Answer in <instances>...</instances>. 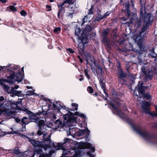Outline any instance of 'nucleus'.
I'll return each instance as SVG.
<instances>
[{"label":"nucleus","mask_w":157,"mask_h":157,"mask_svg":"<svg viewBox=\"0 0 157 157\" xmlns=\"http://www.w3.org/2000/svg\"><path fill=\"white\" fill-rule=\"evenodd\" d=\"M140 2L141 4V8L140 13V20H138L136 14L134 13H131L132 16L131 17V13L129 9L130 5L128 0L125 4V9L123 10V12L124 13L126 16L130 20V21L127 22L126 23H124V24L127 23L129 25L134 24L135 25H137V28L139 27L141 25L142 22H143V27L141 29L140 33L139 35L135 34L133 36L134 40L137 43L140 49H141V43L144 38L145 31L148 29L149 25L152 23V21L155 18H153L152 14L151 13H147L145 11H144V13H143L141 0H140Z\"/></svg>","instance_id":"f257e3e1"},{"label":"nucleus","mask_w":157,"mask_h":157,"mask_svg":"<svg viewBox=\"0 0 157 157\" xmlns=\"http://www.w3.org/2000/svg\"><path fill=\"white\" fill-rule=\"evenodd\" d=\"M120 100L115 98L111 102L110 105L112 107V111L113 113L118 115L123 120L126 121L129 124L133 129L140 135L146 141L152 142L155 140L153 136L146 131L145 130L138 126H135L133 123V121L127 118L126 116L122 111H120L118 108V106H121V104L120 105Z\"/></svg>","instance_id":"f03ea898"},{"label":"nucleus","mask_w":157,"mask_h":157,"mask_svg":"<svg viewBox=\"0 0 157 157\" xmlns=\"http://www.w3.org/2000/svg\"><path fill=\"white\" fill-rule=\"evenodd\" d=\"M47 133H44L43 136V142L40 141H36L34 139H29L30 143L33 145L34 147H35V149L37 148V150L40 149L42 150V148H43L45 151L48 149H49L51 147V144L52 143V141L50 139L51 135H49L47 137H46ZM36 153V154H40L39 157H51V155L53 152H52L51 151H50L48 154H42Z\"/></svg>","instance_id":"7ed1b4c3"},{"label":"nucleus","mask_w":157,"mask_h":157,"mask_svg":"<svg viewBox=\"0 0 157 157\" xmlns=\"http://www.w3.org/2000/svg\"><path fill=\"white\" fill-rule=\"evenodd\" d=\"M19 68L16 65H11L10 69L8 70L9 75L7 76L6 79H0V83H2L3 81L11 84H13L15 82H21L23 79V76L21 74Z\"/></svg>","instance_id":"20e7f679"},{"label":"nucleus","mask_w":157,"mask_h":157,"mask_svg":"<svg viewBox=\"0 0 157 157\" xmlns=\"http://www.w3.org/2000/svg\"><path fill=\"white\" fill-rule=\"evenodd\" d=\"M92 30V28L89 25H87L86 27L83 30L81 36L79 37L78 33H80L81 30L80 28H78L75 29V35L77 37L78 40L80 41L79 44L78 46V49L81 43L82 46L80 49L81 50L83 51L84 45L88 42L89 39L87 35L88 34V32L91 31Z\"/></svg>","instance_id":"39448f33"},{"label":"nucleus","mask_w":157,"mask_h":157,"mask_svg":"<svg viewBox=\"0 0 157 157\" xmlns=\"http://www.w3.org/2000/svg\"><path fill=\"white\" fill-rule=\"evenodd\" d=\"M64 118L65 120H67L68 121V125L69 127L68 131H67L68 136H74L76 132V128L75 127L72 128V126H75L76 124V120L75 118H72L67 114L64 115Z\"/></svg>","instance_id":"423d86ee"},{"label":"nucleus","mask_w":157,"mask_h":157,"mask_svg":"<svg viewBox=\"0 0 157 157\" xmlns=\"http://www.w3.org/2000/svg\"><path fill=\"white\" fill-rule=\"evenodd\" d=\"M53 145L56 149H62L63 151L62 155L61 157H78V155L76 153H75L73 157H71L69 155L67 156L74 153L75 151L73 149H65V148L63 147L62 144L59 143L57 144V146H55L54 143H53Z\"/></svg>","instance_id":"0eeeda50"},{"label":"nucleus","mask_w":157,"mask_h":157,"mask_svg":"<svg viewBox=\"0 0 157 157\" xmlns=\"http://www.w3.org/2000/svg\"><path fill=\"white\" fill-rule=\"evenodd\" d=\"M22 99H19L18 101L16 102H14V103L12 104L10 101H6L4 102V105L6 107L4 108L5 110H10L12 112L10 114H7L9 116L11 115L14 112V111L11 110L12 109H16L17 108V105L20 104L21 102Z\"/></svg>","instance_id":"6e6552de"},{"label":"nucleus","mask_w":157,"mask_h":157,"mask_svg":"<svg viewBox=\"0 0 157 157\" xmlns=\"http://www.w3.org/2000/svg\"><path fill=\"white\" fill-rule=\"evenodd\" d=\"M137 90L139 93L140 94L143 98L148 100L152 99L151 96L149 94H144V90L143 89V83L141 82H139L137 86Z\"/></svg>","instance_id":"1a4fd4ad"},{"label":"nucleus","mask_w":157,"mask_h":157,"mask_svg":"<svg viewBox=\"0 0 157 157\" xmlns=\"http://www.w3.org/2000/svg\"><path fill=\"white\" fill-rule=\"evenodd\" d=\"M76 1V0H66L64 1L61 4L58 5V7L59 8L58 11L57 17L58 18L60 17V15L62 11L64 10L65 7L67 6L66 4L68 3L69 4H72Z\"/></svg>","instance_id":"9d476101"},{"label":"nucleus","mask_w":157,"mask_h":157,"mask_svg":"<svg viewBox=\"0 0 157 157\" xmlns=\"http://www.w3.org/2000/svg\"><path fill=\"white\" fill-rule=\"evenodd\" d=\"M53 107V111H52V117L53 119H56V117L55 113L54 112L55 110H56L57 112H59L60 109L63 108L62 105H61V103L59 101H54L52 104Z\"/></svg>","instance_id":"9b49d317"},{"label":"nucleus","mask_w":157,"mask_h":157,"mask_svg":"<svg viewBox=\"0 0 157 157\" xmlns=\"http://www.w3.org/2000/svg\"><path fill=\"white\" fill-rule=\"evenodd\" d=\"M79 147L81 149L87 148L90 149L92 153H93L95 151V148L92 146L91 144L89 143L81 142L79 144Z\"/></svg>","instance_id":"f8f14e48"},{"label":"nucleus","mask_w":157,"mask_h":157,"mask_svg":"<svg viewBox=\"0 0 157 157\" xmlns=\"http://www.w3.org/2000/svg\"><path fill=\"white\" fill-rule=\"evenodd\" d=\"M43 100L45 101L46 105L43 106L42 109L43 111L46 113L48 112V111L52 108V102L51 100L48 98H44Z\"/></svg>","instance_id":"ddd939ff"},{"label":"nucleus","mask_w":157,"mask_h":157,"mask_svg":"<svg viewBox=\"0 0 157 157\" xmlns=\"http://www.w3.org/2000/svg\"><path fill=\"white\" fill-rule=\"evenodd\" d=\"M133 45L129 43L128 45H127L125 47V51H129L130 52H132V53H133L132 54H130V57L131 58L135 57L136 56V55L134 54V53L136 52L140 54H141L142 52H139L138 50H134L133 48Z\"/></svg>","instance_id":"4468645a"},{"label":"nucleus","mask_w":157,"mask_h":157,"mask_svg":"<svg viewBox=\"0 0 157 157\" xmlns=\"http://www.w3.org/2000/svg\"><path fill=\"white\" fill-rule=\"evenodd\" d=\"M150 105V104L149 102L145 101H143L142 102V107L145 113H149L151 115L153 116V115H152L151 113H150L148 111V109Z\"/></svg>","instance_id":"2eb2a0df"},{"label":"nucleus","mask_w":157,"mask_h":157,"mask_svg":"<svg viewBox=\"0 0 157 157\" xmlns=\"http://www.w3.org/2000/svg\"><path fill=\"white\" fill-rule=\"evenodd\" d=\"M6 107L4 105V103H2L0 102V115L3 113L6 114H10L12 112L10 110H5L4 108Z\"/></svg>","instance_id":"dca6fc26"},{"label":"nucleus","mask_w":157,"mask_h":157,"mask_svg":"<svg viewBox=\"0 0 157 157\" xmlns=\"http://www.w3.org/2000/svg\"><path fill=\"white\" fill-rule=\"evenodd\" d=\"M37 121H38L40 129H42V128H46L47 126L45 125V122L44 120H39V119L38 118L36 120L35 122H37Z\"/></svg>","instance_id":"f3484780"},{"label":"nucleus","mask_w":157,"mask_h":157,"mask_svg":"<svg viewBox=\"0 0 157 157\" xmlns=\"http://www.w3.org/2000/svg\"><path fill=\"white\" fill-rule=\"evenodd\" d=\"M10 94L15 95H17L18 96H21L22 94L21 91L14 90V88H11V90H10Z\"/></svg>","instance_id":"a211bd4d"},{"label":"nucleus","mask_w":157,"mask_h":157,"mask_svg":"<svg viewBox=\"0 0 157 157\" xmlns=\"http://www.w3.org/2000/svg\"><path fill=\"white\" fill-rule=\"evenodd\" d=\"M141 71L146 77L149 75L150 71L149 70L146 68L144 66H143L141 68Z\"/></svg>","instance_id":"6ab92c4d"},{"label":"nucleus","mask_w":157,"mask_h":157,"mask_svg":"<svg viewBox=\"0 0 157 157\" xmlns=\"http://www.w3.org/2000/svg\"><path fill=\"white\" fill-rule=\"evenodd\" d=\"M100 84L102 89L103 90L104 93L105 95H107L108 94L106 90L105 83L103 82L102 80L101 79V80L100 81Z\"/></svg>","instance_id":"aec40b11"},{"label":"nucleus","mask_w":157,"mask_h":157,"mask_svg":"<svg viewBox=\"0 0 157 157\" xmlns=\"http://www.w3.org/2000/svg\"><path fill=\"white\" fill-rule=\"evenodd\" d=\"M13 152L15 154H17L20 157H22L23 154V153L20 152L18 149H14L13 150Z\"/></svg>","instance_id":"412c9836"},{"label":"nucleus","mask_w":157,"mask_h":157,"mask_svg":"<svg viewBox=\"0 0 157 157\" xmlns=\"http://www.w3.org/2000/svg\"><path fill=\"white\" fill-rule=\"evenodd\" d=\"M6 10L9 12L13 11L15 12L17 10L16 7L13 6H10L7 8Z\"/></svg>","instance_id":"4be33fe9"},{"label":"nucleus","mask_w":157,"mask_h":157,"mask_svg":"<svg viewBox=\"0 0 157 157\" xmlns=\"http://www.w3.org/2000/svg\"><path fill=\"white\" fill-rule=\"evenodd\" d=\"M90 18L88 15H86L83 19L82 22V23L81 25L82 26L84 25V24L86 22H90Z\"/></svg>","instance_id":"5701e85b"},{"label":"nucleus","mask_w":157,"mask_h":157,"mask_svg":"<svg viewBox=\"0 0 157 157\" xmlns=\"http://www.w3.org/2000/svg\"><path fill=\"white\" fill-rule=\"evenodd\" d=\"M68 11L75 12L77 9L74 6H72L69 5L68 6Z\"/></svg>","instance_id":"b1692460"},{"label":"nucleus","mask_w":157,"mask_h":157,"mask_svg":"<svg viewBox=\"0 0 157 157\" xmlns=\"http://www.w3.org/2000/svg\"><path fill=\"white\" fill-rule=\"evenodd\" d=\"M21 122L24 124H27L29 123V121H28V119L26 117H24L21 119Z\"/></svg>","instance_id":"393cba45"},{"label":"nucleus","mask_w":157,"mask_h":157,"mask_svg":"<svg viewBox=\"0 0 157 157\" xmlns=\"http://www.w3.org/2000/svg\"><path fill=\"white\" fill-rule=\"evenodd\" d=\"M119 77L122 79H123L126 76L125 73H124L122 70H121L119 73Z\"/></svg>","instance_id":"a878e982"},{"label":"nucleus","mask_w":157,"mask_h":157,"mask_svg":"<svg viewBox=\"0 0 157 157\" xmlns=\"http://www.w3.org/2000/svg\"><path fill=\"white\" fill-rule=\"evenodd\" d=\"M72 106L73 107V109L71 110V111H76L78 110V105L77 104L74 103H72Z\"/></svg>","instance_id":"bb28decb"},{"label":"nucleus","mask_w":157,"mask_h":157,"mask_svg":"<svg viewBox=\"0 0 157 157\" xmlns=\"http://www.w3.org/2000/svg\"><path fill=\"white\" fill-rule=\"evenodd\" d=\"M35 94L34 91L32 90H29L25 94V95L27 96H29L33 95Z\"/></svg>","instance_id":"cd10ccee"},{"label":"nucleus","mask_w":157,"mask_h":157,"mask_svg":"<svg viewBox=\"0 0 157 157\" xmlns=\"http://www.w3.org/2000/svg\"><path fill=\"white\" fill-rule=\"evenodd\" d=\"M75 115L79 116L81 117H83L85 118L86 117V116L84 114L82 113H80L78 112H75Z\"/></svg>","instance_id":"c85d7f7f"},{"label":"nucleus","mask_w":157,"mask_h":157,"mask_svg":"<svg viewBox=\"0 0 157 157\" xmlns=\"http://www.w3.org/2000/svg\"><path fill=\"white\" fill-rule=\"evenodd\" d=\"M41 152V150L40 149H39L38 150L37 148L35 149V151H34L33 155L32 157H33L35 154L36 153L40 154Z\"/></svg>","instance_id":"c756f323"},{"label":"nucleus","mask_w":157,"mask_h":157,"mask_svg":"<svg viewBox=\"0 0 157 157\" xmlns=\"http://www.w3.org/2000/svg\"><path fill=\"white\" fill-rule=\"evenodd\" d=\"M148 56L149 57L155 58L157 56V55L154 52V51H152V53L149 54Z\"/></svg>","instance_id":"7c9ffc66"},{"label":"nucleus","mask_w":157,"mask_h":157,"mask_svg":"<svg viewBox=\"0 0 157 157\" xmlns=\"http://www.w3.org/2000/svg\"><path fill=\"white\" fill-rule=\"evenodd\" d=\"M75 13V12H73L68 11V12L67 13V16L72 18L73 17V15Z\"/></svg>","instance_id":"2f4dec72"},{"label":"nucleus","mask_w":157,"mask_h":157,"mask_svg":"<svg viewBox=\"0 0 157 157\" xmlns=\"http://www.w3.org/2000/svg\"><path fill=\"white\" fill-rule=\"evenodd\" d=\"M104 18H105V17L103 15H100L99 17H96L95 20L97 21H98Z\"/></svg>","instance_id":"473e14b6"},{"label":"nucleus","mask_w":157,"mask_h":157,"mask_svg":"<svg viewBox=\"0 0 157 157\" xmlns=\"http://www.w3.org/2000/svg\"><path fill=\"white\" fill-rule=\"evenodd\" d=\"M4 88L6 91L8 93H10V90H11L10 89V87L6 85L4 86Z\"/></svg>","instance_id":"72a5a7b5"},{"label":"nucleus","mask_w":157,"mask_h":157,"mask_svg":"<svg viewBox=\"0 0 157 157\" xmlns=\"http://www.w3.org/2000/svg\"><path fill=\"white\" fill-rule=\"evenodd\" d=\"M45 131L44 130V129L42 128V129H39V130L37 131V134L39 136H40L42 134H43V133Z\"/></svg>","instance_id":"f704fd0d"},{"label":"nucleus","mask_w":157,"mask_h":157,"mask_svg":"<svg viewBox=\"0 0 157 157\" xmlns=\"http://www.w3.org/2000/svg\"><path fill=\"white\" fill-rule=\"evenodd\" d=\"M109 33V30L106 29L103 32V36L104 37H105Z\"/></svg>","instance_id":"c9c22d12"},{"label":"nucleus","mask_w":157,"mask_h":157,"mask_svg":"<svg viewBox=\"0 0 157 157\" xmlns=\"http://www.w3.org/2000/svg\"><path fill=\"white\" fill-rule=\"evenodd\" d=\"M9 67V66H0V72L2 71H3L4 70L6 69H7V67Z\"/></svg>","instance_id":"e433bc0d"},{"label":"nucleus","mask_w":157,"mask_h":157,"mask_svg":"<svg viewBox=\"0 0 157 157\" xmlns=\"http://www.w3.org/2000/svg\"><path fill=\"white\" fill-rule=\"evenodd\" d=\"M61 31V28L59 27H58L55 28L54 29V33H59Z\"/></svg>","instance_id":"4c0bfd02"},{"label":"nucleus","mask_w":157,"mask_h":157,"mask_svg":"<svg viewBox=\"0 0 157 157\" xmlns=\"http://www.w3.org/2000/svg\"><path fill=\"white\" fill-rule=\"evenodd\" d=\"M88 70L87 69H85L84 70V73H85V75L86 78H87L88 79H89L90 78V76L88 74Z\"/></svg>","instance_id":"58836bf2"},{"label":"nucleus","mask_w":157,"mask_h":157,"mask_svg":"<svg viewBox=\"0 0 157 157\" xmlns=\"http://www.w3.org/2000/svg\"><path fill=\"white\" fill-rule=\"evenodd\" d=\"M87 90L88 92L90 93H93V90L91 87L90 86H88L87 88Z\"/></svg>","instance_id":"ea45409f"},{"label":"nucleus","mask_w":157,"mask_h":157,"mask_svg":"<svg viewBox=\"0 0 157 157\" xmlns=\"http://www.w3.org/2000/svg\"><path fill=\"white\" fill-rule=\"evenodd\" d=\"M20 14L21 15L24 17L25 16L27 15L26 12L24 10H22L20 12Z\"/></svg>","instance_id":"a19ab883"},{"label":"nucleus","mask_w":157,"mask_h":157,"mask_svg":"<svg viewBox=\"0 0 157 157\" xmlns=\"http://www.w3.org/2000/svg\"><path fill=\"white\" fill-rule=\"evenodd\" d=\"M93 14V12L92 10V7L89 10L88 12V15Z\"/></svg>","instance_id":"79ce46f5"},{"label":"nucleus","mask_w":157,"mask_h":157,"mask_svg":"<svg viewBox=\"0 0 157 157\" xmlns=\"http://www.w3.org/2000/svg\"><path fill=\"white\" fill-rule=\"evenodd\" d=\"M111 13V12L110 11H107L105 14H104L103 15L104 16V17L105 18L107 16H109V14Z\"/></svg>","instance_id":"37998d69"},{"label":"nucleus","mask_w":157,"mask_h":157,"mask_svg":"<svg viewBox=\"0 0 157 157\" xmlns=\"http://www.w3.org/2000/svg\"><path fill=\"white\" fill-rule=\"evenodd\" d=\"M87 154L90 157H95V155L90 154V152H87Z\"/></svg>","instance_id":"c03bdc74"},{"label":"nucleus","mask_w":157,"mask_h":157,"mask_svg":"<svg viewBox=\"0 0 157 157\" xmlns=\"http://www.w3.org/2000/svg\"><path fill=\"white\" fill-rule=\"evenodd\" d=\"M46 7L47 8H48V9H47V11H50L52 9L51 8V6H50L47 5L46 6Z\"/></svg>","instance_id":"a18cd8bd"},{"label":"nucleus","mask_w":157,"mask_h":157,"mask_svg":"<svg viewBox=\"0 0 157 157\" xmlns=\"http://www.w3.org/2000/svg\"><path fill=\"white\" fill-rule=\"evenodd\" d=\"M67 51L71 53H73L74 52V51L71 48H68L67 49Z\"/></svg>","instance_id":"49530a36"},{"label":"nucleus","mask_w":157,"mask_h":157,"mask_svg":"<svg viewBox=\"0 0 157 157\" xmlns=\"http://www.w3.org/2000/svg\"><path fill=\"white\" fill-rule=\"evenodd\" d=\"M85 131L84 130H82L80 131V132L81 134H81L80 135H82V134H84V133H85Z\"/></svg>","instance_id":"de8ad7c7"},{"label":"nucleus","mask_w":157,"mask_h":157,"mask_svg":"<svg viewBox=\"0 0 157 157\" xmlns=\"http://www.w3.org/2000/svg\"><path fill=\"white\" fill-rule=\"evenodd\" d=\"M19 86L18 85H16L14 87H13L12 88H14V89L15 90V89H18L19 87Z\"/></svg>","instance_id":"09e8293b"},{"label":"nucleus","mask_w":157,"mask_h":157,"mask_svg":"<svg viewBox=\"0 0 157 157\" xmlns=\"http://www.w3.org/2000/svg\"><path fill=\"white\" fill-rule=\"evenodd\" d=\"M4 100V98L2 96H1L0 97V101H3Z\"/></svg>","instance_id":"8fccbe9b"},{"label":"nucleus","mask_w":157,"mask_h":157,"mask_svg":"<svg viewBox=\"0 0 157 157\" xmlns=\"http://www.w3.org/2000/svg\"><path fill=\"white\" fill-rule=\"evenodd\" d=\"M69 140V139L68 138H66L65 140V142L63 143V144H64L65 143H66L67 142V141Z\"/></svg>","instance_id":"3c124183"},{"label":"nucleus","mask_w":157,"mask_h":157,"mask_svg":"<svg viewBox=\"0 0 157 157\" xmlns=\"http://www.w3.org/2000/svg\"><path fill=\"white\" fill-rule=\"evenodd\" d=\"M78 58H79V61H80V62L81 63H82L83 60H82V59L80 58V57L78 56Z\"/></svg>","instance_id":"603ef678"},{"label":"nucleus","mask_w":157,"mask_h":157,"mask_svg":"<svg viewBox=\"0 0 157 157\" xmlns=\"http://www.w3.org/2000/svg\"><path fill=\"white\" fill-rule=\"evenodd\" d=\"M134 95L137 97L138 96V95L136 93V90H135V91L134 92Z\"/></svg>","instance_id":"864d4df0"},{"label":"nucleus","mask_w":157,"mask_h":157,"mask_svg":"<svg viewBox=\"0 0 157 157\" xmlns=\"http://www.w3.org/2000/svg\"><path fill=\"white\" fill-rule=\"evenodd\" d=\"M121 19L123 21H125L126 20V19L125 17H122L121 18Z\"/></svg>","instance_id":"5fc2aeb1"},{"label":"nucleus","mask_w":157,"mask_h":157,"mask_svg":"<svg viewBox=\"0 0 157 157\" xmlns=\"http://www.w3.org/2000/svg\"><path fill=\"white\" fill-rule=\"evenodd\" d=\"M0 1L3 3H6V0H0Z\"/></svg>","instance_id":"6e6d98bb"},{"label":"nucleus","mask_w":157,"mask_h":157,"mask_svg":"<svg viewBox=\"0 0 157 157\" xmlns=\"http://www.w3.org/2000/svg\"><path fill=\"white\" fill-rule=\"evenodd\" d=\"M26 88L27 89H32V88L31 86H26Z\"/></svg>","instance_id":"4d7b16f0"},{"label":"nucleus","mask_w":157,"mask_h":157,"mask_svg":"<svg viewBox=\"0 0 157 157\" xmlns=\"http://www.w3.org/2000/svg\"><path fill=\"white\" fill-rule=\"evenodd\" d=\"M89 132H90V131L88 130V129H87V136H88V134H89Z\"/></svg>","instance_id":"13d9d810"},{"label":"nucleus","mask_w":157,"mask_h":157,"mask_svg":"<svg viewBox=\"0 0 157 157\" xmlns=\"http://www.w3.org/2000/svg\"><path fill=\"white\" fill-rule=\"evenodd\" d=\"M156 110L157 111V113H156L154 115L157 116V108L156 107Z\"/></svg>","instance_id":"bf43d9fd"},{"label":"nucleus","mask_w":157,"mask_h":157,"mask_svg":"<svg viewBox=\"0 0 157 157\" xmlns=\"http://www.w3.org/2000/svg\"><path fill=\"white\" fill-rule=\"evenodd\" d=\"M83 79V78L82 77L81 78L79 79V80L80 81H82Z\"/></svg>","instance_id":"052dcab7"},{"label":"nucleus","mask_w":157,"mask_h":157,"mask_svg":"<svg viewBox=\"0 0 157 157\" xmlns=\"http://www.w3.org/2000/svg\"><path fill=\"white\" fill-rule=\"evenodd\" d=\"M15 120L17 122H18L19 121H20V120L18 119H18H15Z\"/></svg>","instance_id":"680f3d73"},{"label":"nucleus","mask_w":157,"mask_h":157,"mask_svg":"<svg viewBox=\"0 0 157 157\" xmlns=\"http://www.w3.org/2000/svg\"><path fill=\"white\" fill-rule=\"evenodd\" d=\"M121 5H124L123 4V1L122 0H121Z\"/></svg>","instance_id":"e2e57ef3"},{"label":"nucleus","mask_w":157,"mask_h":157,"mask_svg":"<svg viewBox=\"0 0 157 157\" xmlns=\"http://www.w3.org/2000/svg\"><path fill=\"white\" fill-rule=\"evenodd\" d=\"M48 48H52V46L51 45H49L48 46Z\"/></svg>","instance_id":"0e129e2a"},{"label":"nucleus","mask_w":157,"mask_h":157,"mask_svg":"<svg viewBox=\"0 0 157 157\" xmlns=\"http://www.w3.org/2000/svg\"><path fill=\"white\" fill-rule=\"evenodd\" d=\"M129 69V67H127V68H126V69L127 70H128Z\"/></svg>","instance_id":"69168bd1"},{"label":"nucleus","mask_w":157,"mask_h":157,"mask_svg":"<svg viewBox=\"0 0 157 157\" xmlns=\"http://www.w3.org/2000/svg\"><path fill=\"white\" fill-rule=\"evenodd\" d=\"M50 2H53V0H49Z\"/></svg>","instance_id":"338daca9"},{"label":"nucleus","mask_w":157,"mask_h":157,"mask_svg":"<svg viewBox=\"0 0 157 157\" xmlns=\"http://www.w3.org/2000/svg\"><path fill=\"white\" fill-rule=\"evenodd\" d=\"M86 59L87 62H88V59L87 58V57H86Z\"/></svg>","instance_id":"774afa93"}]
</instances>
